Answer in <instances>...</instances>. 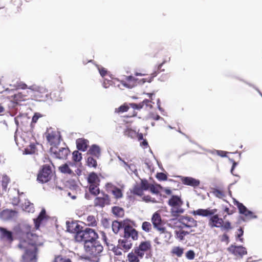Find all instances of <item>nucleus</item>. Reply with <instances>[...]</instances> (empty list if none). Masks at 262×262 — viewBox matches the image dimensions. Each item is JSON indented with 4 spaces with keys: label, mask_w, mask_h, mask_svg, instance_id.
Listing matches in <instances>:
<instances>
[{
    "label": "nucleus",
    "mask_w": 262,
    "mask_h": 262,
    "mask_svg": "<svg viewBox=\"0 0 262 262\" xmlns=\"http://www.w3.org/2000/svg\"><path fill=\"white\" fill-rule=\"evenodd\" d=\"M17 248L24 252L22 262H36L38 247L43 244L42 236L38 235L33 231L22 233L18 238Z\"/></svg>",
    "instance_id": "obj_1"
},
{
    "label": "nucleus",
    "mask_w": 262,
    "mask_h": 262,
    "mask_svg": "<svg viewBox=\"0 0 262 262\" xmlns=\"http://www.w3.org/2000/svg\"><path fill=\"white\" fill-rule=\"evenodd\" d=\"M217 211L216 209H199L194 210L192 213L194 215L202 216H211L208 219V226L210 228H220L222 231L228 232L232 229L231 222L229 221L224 222L223 219L220 217L216 213Z\"/></svg>",
    "instance_id": "obj_2"
},
{
    "label": "nucleus",
    "mask_w": 262,
    "mask_h": 262,
    "mask_svg": "<svg viewBox=\"0 0 262 262\" xmlns=\"http://www.w3.org/2000/svg\"><path fill=\"white\" fill-rule=\"evenodd\" d=\"M84 250L85 253L90 258H96L100 255L103 251V247L97 239L84 244Z\"/></svg>",
    "instance_id": "obj_3"
},
{
    "label": "nucleus",
    "mask_w": 262,
    "mask_h": 262,
    "mask_svg": "<svg viewBox=\"0 0 262 262\" xmlns=\"http://www.w3.org/2000/svg\"><path fill=\"white\" fill-rule=\"evenodd\" d=\"M168 204L171 207V215L176 218H177L179 214L183 213L184 211V209L182 207L183 201L180 196L172 195L168 201Z\"/></svg>",
    "instance_id": "obj_4"
},
{
    "label": "nucleus",
    "mask_w": 262,
    "mask_h": 262,
    "mask_svg": "<svg viewBox=\"0 0 262 262\" xmlns=\"http://www.w3.org/2000/svg\"><path fill=\"white\" fill-rule=\"evenodd\" d=\"M98 235L95 231L91 228H86L82 230L78 234L75 235V239L78 242H84V244L88 242H91L94 239H98Z\"/></svg>",
    "instance_id": "obj_5"
},
{
    "label": "nucleus",
    "mask_w": 262,
    "mask_h": 262,
    "mask_svg": "<svg viewBox=\"0 0 262 262\" xmlns=\"http://www.w3.org/2000/svg\"><path fill=\"white\" fill-rule=\"evenodd\" d=\"M45 135L51 147L58 146L62 140L60 132L52 128L47 130Z\"/></svg>",
    "instance_id": "obj_6"
},
{
    "label": "nucleus",
    "mask_w": 262,
    "mask_h": 262,
    "mask_svg": "<svg viewBox=\"0 0 262 262\" xmlns=\"http://www.w3.org/2000/svg\"><path fill=\"white\" fill-rule=\"evenodd\" d=\"M50 152L51 155L55 158L66 160L70 154V150L67 146L61 147L54 146L50 147Z\"/></svg>",
    "instance_id": "obj_7"
},
{
    "label": "nucleus",
    "mask_w": 262,
    "mask_h": 262,
    "mask_svg": "<svg viewBox=\"0 0 262 262\" xmlns=\"http://www.w3.org/2000/svg\"><path fill=\"white\" fill-rule=\"evenodd\" d=\"M134 249L140 255L142 258L144 256H149L152 252L151 243L149 240L141 242L138 246L134 247Z\"/></svg>",
    "instance_id": "obj_8"
},
{
    "label": "nucleus",
    "mask_w": 262,
    "mask_h": 262,
    "mask_svg": "<svg viewBox=\"0 0 262 262\" xmlns=\"http://www.w3.org/2000/svg\"><path fill=\"white\" fill-rule=\"evenodd\" d=\"M52 177V171L50 165L46 164L42 166L37 174V180L41 183L49 182Z\"/></svg>",
    "instance_id": "obj_9"
},
{
    "label": "nucleus",
    "mask_w": 262,
    "mask_h": 262,
    "mask_svg": "<svg viewBox=\"0 0 262 262\" xmlns=\"http://www.w3.org/2000/svg\"><path fill=\"white\" fill-rule=\"evenodd\" d=\"M124 237L132 241H137L139 237V233L137 230L129 224H126L123 227Z\"/></svg>",
    "instance_id": "obj_10"
},
{
    "label": "nucleus",
    "mask_w": 262,
    "mask_h": 262,
    "mask_svg": "<svg viewBox=\"0 0 262 262\" xmlns=\"http://www.w3.org/2000/svg\"><path fill=\"white\" fill-rule=\"evenodd\" d=\"M228 251L237 258H242L247 254V251L245 247L242 246H235L231 245L228 248Z\"/></svg>",
    "instance_id": "obj_11"
},
{
    "label": "nucleus",
    "mask_w": 262,
    "mask_h": 262,
    "mask_svg": "<svg viewBox=\"0 0 262 262\" xmlns=\"http://www.w3.org/2000/svg\"><path fill=\"white\" fill-rule=\"evenodd\" d=\"M181 224L180 227L182 228H191L196 227L198 225L197 221L193 217L188 216H182L178 219Z\"/></svg>",
    "instance_id": "obj_12"
},
{
    "label": "nucleus",
    "mask_w": 262,
    "mask_h": 262,
    "mask_svg": "<svg viewBox=\"0 0 262 262\" xmlns=\"http://www.w3.org/2000/svg\"><path fill=\"white\" fill-rule=\"evenodd\" d=\"M234 205L237 206L238 209L239 213L240 214L244 215V216L248 219H255L257 216L254 215V213L252 211L248 210L245 206L242 203L239 202L237 201H234Z\"/></svg>",
    "instance_id": "obj_13"
},
{
    "label": "nucleus",
    "mask_w": 262,
    "mask_h": 262,
    "mask_svg": "<svg viewBox=\"0 0 262 262\" xmlns=\"http://www.w3.org/2000/svg\"><path fill=\"white\" fill-rule=\"evenodd\" d=\"M33 96L37 101H45L49 96V92L45 88L39 87L33 92Z\"/></svg>",
    "instance_id": "obj_14"
},
{
    "label": "nucleus",
    "mask_w": 262,
    "mask_h": 262,
    "mask_svg": "<svg viewBox=\"0 0 262 262\" xmlns=\"http://www.w3.org/2000/svg\"><path fill=\"white\" fill-rule=\"evenodd\" d=\"M111 199L110 196L107 194L103 193L102 197H96L94 201V204L95 207H99L103 208L105 205L110 204Z\"/></svg>",
    "instance_id": "obj_15"
},
{
    "label": "nucleus",
    "mask_w": 262,
    "mask_h": 262,
    "mask_svg": "<svg viewBox=\"0 0 262 262\" xmlns=\"http://www.w3.org/2000/svg\"><path fill=\"white\" fill-rule=\"evenodd\" d=\"M0 238L11 244L14 241L13 233L6 228L0 227Z\"/></svg>",
    "instance_id": "obj_16"
},
{
    "label": "nucleus",
    "mask_w": 262,
    "mask_h": 262,
    "mask_svg": "<svg viewBox=\"0 0 262 262\" xmlns=\"http://www.w3.org/2000/svg\"><path fill=\"white\" fill-rule=\"evenodd\" d=\"M158 231L160 232L159 235L158 237H156L155 239V242L157 244H161V242L158 241L159 239H163V242H168V241L171 238V232L167 231L165 227H163V230H159Z\"/></svg>",
    "instance_id": "obj_17"
},
{
    "label": "nucleus",
    "mask_w": 262,
    "mask_h": 262,
    "mask_svg": "<svg viewBox=\"0 0 262 262\" xmlns=\"http://www.w3.org/2000/svg\"><path fill=\"white\" fill-rule=\"evenodd\" d=\"M118 245H119V247L121 248L123 252H126L132 248L133 243L132 240L123 237L122 239H119L118 240Z\"/></svg>",
    "instance_id": "obj_18"
},
{
    "label": "nucleus",
    "mask_w": 262,
    "mask_h": 262,
    "mask_svg": "<svg viewBox=\"0 0 262 262\" xmlns=\"http://www.w3.org/2000/svg\"><path fill=\"white\" fill-rule=\"evenodd\" d=\"M17 212L12 209H5L0 213V217L4 221H8L13 219L16 216Z\"/></svg>",
    "instance_id": "obj_19"
},
{
    "label": "nucleus",
    "mask_w": 262,
    "mask_h": 262,
    "mask_svg": "<svg viewBox=\"0 0 262 262\" xmlns=\"http://www.w3.org/2000/svg\"><path fill=\"white\" fill-rule=\"evenodd\" d=\"M151 222L154 227L157 230H163L162 226V219L160 214L156 212L154 213L151 217Z\"/></svg>",
    "instance_id": "obj_20"
},
{
    "label": "nucleus",
    "mask_w": 262,
    "mask_h": 262,
    "mask_svg": "<svg viewBox=\"0 0 262 262\" xmlns=\"http://www.w3.org/2000/svg\"><path fill=\"white\" fill-rule=\"evenodd\" d=\"M181 181L184 185L193 187L198 186L200 184V182L199 180L190 177H182Z\"/></svg>",
    "instance_id": "obj_21"
},
{
    "label": "nucleus",
    "mask_w": 262,
    "mask_h": 262,
    "mask_svg": "<svg viewBox=\"0 0 262 262\" xmlns=\"http://www.w3.org/2000/svg\"><path fill=\"white\" fill-rule=\"evenodd\" d=\"M102 239L105 243L108 249H110L115 245V243L116 240V238L112 235L106 236L104 232H101Z\"/></svg>",
    "instance_id": "obj_22"
},
{
    "label": "nucleus",
    "mask_w": 262,
    "mask_h": 262,
    "mask_svg": "<svg viewBox=\"0 0 262 262\" xmlns=\"http://www.w3.org/2000/svg\"><path fill=\"white\" fill-rule=\"evenodd\" d=\"M82 228L83 227L77 222H72L67 224V231L75 234H78L79 232H81Z\"/></svg>",
    "instance_id": "obj_23"
},
{
    "label": "nucleus",
    "mask_w": 262,
    "mask_h": 262,
    "mask_svg": "<svg viewBox=\"0 0 262 262\" xmlns=\"http://www.w3.org/2000/svg\"><path fill=\"white\" fill-rule=\"evenodd\" d=\"M141 259H142V257L140 255H139V254L133 249L132 251L127 254L126 261L140 262Z\"/></svg>",
    "instance_id": "obj_24"
},
{
    "label": "nucleus",
    "mask_w": 262,
    "mask_h": 262,
    "mask_svg": "<svg viewBox=\"0 0 262 262\" xmlns=\"http://www.w3.org/2000/svg\"><path fill=\"white\" fill-rule=\"evenodd\" d=\"M170 254L172 256L181 257L184 253V248L180 246H175L171 248Z\"/></svg>",
    "instance_id": "obj_25"
},
{
    "label": "nucleus",
    "mask_w": 262,
    "mask_h": 262,
    "mask_svg": "<svg viewBox=\"0 0 262 262\" xmlns=\"http://www.w3.org/2000/svg\"><path fill=\"white\" fill-rule=\"evenodd\" d=\"M76 146L78 150L85 151L88 146L89 142L88 140L83 138H79L76 140Z\"/></svg>",
    "instance_id": "obj_26"
},
{
    "label": "nucleus",
    "mask_w": 262,
    "mask_h": 262,
    "mask_svg": "<svg viewBox=\"0 0 262 262\" xmlns=\"http://www.w3.org/2000/svg\"><path fill=\"white\" fill-rule=\"evenodd\" d=\"M137 79L132 76H126L122 83L126 87L132 88L136 85Z\"/></svg>",
    "instance_id": "obj_27"
},
{
    "label": "nucleus",
    "mask_w": 262,
    "mask_h": 262,
    "mask_svg": "<svg viewBox=\"0 0 262 262\" xmlns=\"http://www.w3.org/2000/svg\"><path fill=\"white\" fill-rule=\"evenodd\" d=\"M47 219L46 210L42 209L40 212L37 219L34 220L35 227L36 229H38L41 222L44 220Z\"/></svg>",
    "instance_id": "obj_28"
},
{
    "label": "nucleus",
    "mask_w": 262,
    "mask_h": 262,
    "mask_svg": "<svg viewBox=\"0 0 262 262\" xmlns=\"http://www.w3.org/2000/svg\"><path fill=\"white\" fill-rule=\"evenodd\" d=\"M13 102L16 104H18L22 101H25L28 99L27 95L22 93H18L13 95Z\"/></svg>",
    "instance_id": "obj_29"
},
{
    "label": "nucleus",
    "mask_w": 262,
    "mask_h": 262,
    "mask_svg": "<svg viewBox=\"0 0 262 262\" xmlns=\"http://www.w3.org/2000/svg\"><path fill=\"white\" fill-rule=\"evenodd\" d=\"M88 154L99 158L100 155V148L96 145H93L89 149Z\"/></svg>",
    "instance_id": "obj_30"
},
{
    "label": "nucleus",
    "mask_w": 262,
    "mask_h": 262,
    "mask_svg": "<svg viewBox=\"0 0 262 262\" xmlns=\"http://www.w3.org/2000/svg\"><path fill=\"white\" fill-rule=\"evenodd\" d=\"M125 225H126V224L122 222L114 221L113 222L112 225V230L115 234H117L121 229H123V227Z\"/></svg>",
    "instance_id": "obj_31"
},
{
    "label": "nucleus",
    "mask_w": 262,
    "mask_h": 262,
    "mask_svg": "<svg viewBox=\"0 0 262 262\" xmlns=\"http://www.w3.org/2000/svg\"><path fill=\"white\" fill-rule=\"evenodd\" d=\"M88 182L89 184H99L100 179L97 174L94 172H91L89 174L88 178Z\"/></svg>",
    "instance_id": "obj_32"
},
{
    "label": "nucleus",
    "mask_w": 262,
    "mask_h": 262,
    "mask_svg": "<svg viewBox=\"0 0 262 262\" xmlns=\"http://www.w3.org/2000/svg\"><path fill=\"white\" fill-rule=\"evenodd\" d=\"M163 63H161L159 65L158 67V69L157 71H154L151 73L150 77H148L147 78L143 79V82H150L153 80L154 78L157 76L158 74H159L160 72L164 71V69H162V66H163Z\"/></svg>",
    "instance_id": "obj_33"
},
{
    "label": "nucleus",
    "mask_w": 262,
    "mask_h": 262,
    "mask_svg": "<svg viewBox=\"0 0 262 262\" xmlns=\"http://www.w3.org/2000/svg\"><path fill=\"white\" fill-rule=\"evenodd\" d=\"M112 193L117 200L122 198L123 195L122 190L115 186L113 187Z\"/></svg>",
    "instance_id": "obj_34"
},
{
    "label": "nucleus",
    "mask_w": 262,
    "mask_h": 262,
    "mask_svg": "<svg viewBox=\"0 0 262 262\" xmlns=\"http://www.w3.org/2000/svg\"><path fill=\"white\" fill-rule=\"evenodd\" d=\"M85 225L91 227H96L97 222L94 215H89L85 220Z\"/></svg>",
    "instance_id": "obj_35"
},
{
    "label": "nucleus",
    "mask_w": 262,
    "mask_h": 262,
    "mask_svg": "<svg viewBox=\"0 0 262 262\" xmlns=\"http://www.w3.org/2000/svg\"><path fill=\"white\" fill-rule=\"evenodd\" d=\"M131 107H132L134 109V111L133 114L130 115L129 117H134L136 116L137 114V113L135 112V110H140L141 108L144 107V105L143 101L139 103V104H136L134 103H129V104Z\"/></svg>",
    "instance_id": "obj_36"
},
{
    "label": "nucleus",
    "mask_w": 262,
    "mask_h": 262,
    "mask_svg": "<svg viewBox=\"0 0 262 262\" xmlns=\"http://www.w3.org/2000/svg\"><path fill=\"white\" fill-rule=\"evenodd\" d=\"M112 212L114 214L118 217H123L124 215V209L119 206H114L112 208Z\"/></svg>",
    "instance_id": "obj_37"
},
{
    "label": "nucleus",
    "mask_w": 262,
    "mask_h": 262,
    "mask_svg": "<svg viewBox=\"0 0 262 262\" xmlns=\"http://www.w3.org/2000/svg\"><path fill=\"white\" fill-rule=\"evenodd\" d=\"M89 191L94 195H97L100 193V190L98 188L99 184H89Z\"/></svg>",
    "instance_id": "obj_38"
},
{
    "label": "nucleus",
    "mask_w": 262,
    "mask_h": 262,
    "mask_svg": "<svg viewBox=\"0 0 262 262\" xmlns=\"http://www.w3.org/2000/svg\"><path fill=\"white\" fill-rule=\"evenodd\" d=\"M59 170L63 173L71 174L73 173V171L70 169L69 165L67 163L62 164L59 167Z\"/></svg>",
    "instance_id": "obj_39"
},
{
    "label": "nucleus",
    "mask_w": 262,
    "mask_h": 262,
    "mask_svg": "<svg viewBox=\"0 0 262 262\" xmlns=\"http://www.w3.org/2000/svg\"><path fill=\"white\" fill-rule=\"evenodd\" d=\"M124 135L128 137L134 138L136 136L137 132L130 128L127 127L124 130Z\"/></svg>",
    "instance_id": "obj_40"
},
{
    "label": "nucleus",
    "mask_w": 262,
    "mask_h": 262,
    "mask_svg": "<svg viewBox=\"0 0 262 262\" xmlns=\"http://www.w3.org/2000/svg\"><path fill=\"white\" fill-rule=\"evenodd\" d=\"M141 228L145 232H150L152 230V225L150 222L145 221L142 223Z\"/></svg>",
    "instance_id": "obj_41"
},
{
    "label": "nucleus",
    "mask_w": 262,
    "mask_h": 262,
    "mask_svg": "<svg viewBox=\"0 0 262 262\" xmlns=\"http://www.w3.org/2000/svg\"><path fill=\"white\" fill-rule=\"evenodd\" d=\"M36 147L34 144H31L25 149V152L26 154H33L35 153Z\"/></svg>",
    "instance_id": "obj_42"
},
{
    "label": "nucleus",
    "mask_w": 262,
    "mask_h": 262,
    "mask_svg": "<svg viewBox=\"0 0 262 262\" xmlns=\"http://www.w3.org/2000/svg\"><path fill=\"white\" fill-rule=\"evenodd\" d=\"M131 192L134 194L142 196L143 194V190L140 186L136 185L134 186Z\"/></svg>",
    "instance_id": "obj_43"
},
{
    "label": "nucleus",
    "mask_w": 262,
    "mask_h": 262,
    "mask_svg": "<svg viewBox=\"0 0 262 262\" xmlns=\"http://www.w3.org/2000/svg\"><path fill=\"white\" fill-rule=\"evenodd\" d=\"M72 159L74 162H80L82 159V155L78 150H75L72 154Z\"/></svg>",
    "instance_id": "obj_44"
},
{
    "label": "nucleus",
    "mask_w": 262,
    "mask_h": 262,
    "mask_svg": "<svg viewBox=\"0 0 262 262\" xmlns=\"http://www.w3.org/2000/svg\"><path fill=\"white\" fill-rule=\"evenodd\" d=\"M87 164L89 167L96 168L97 166L96 160L92 157H89L87 159Z\"/></svg>",
    "instance_id": "obj_45"
},
{
    "label": "nucleus",
    "mask_w": 262,
    "mask_h": 262,
    "mask_svg": "<svg viewBox=\"0 0 262 262\" xmlns=\"http://www.w3.org/2000/svg\"><path fill=\"white\" fill-rule=\"evenodd\" d=\"M109 250L112 251L115 255L120 256L122 254V250L121 248L119 247L118 245L116 246L115 245Z\"/></svg>",
    "instance_id": "obj_46"
},
{
    "label": "nucleus",
    "mask_w": 262,
    "mask_h": 262,
    "mask_svg": "<svg viewBox=\"0 0 262 262\" xmlns=\"http://www.w3.org/2000/svg\"><path fill=\"white\" fill-rule=\"evenodd\" d=\"M188 234V232L184 231H179L176 232V237L180 241L184 240V237L185 235Z\"/></svg>",
    "instance_id": "obj_47"
},
{
    "label": "nucleus",
    "mask_w": 262,
    "mask_h": 262,
    "mask_svg": "<svg viewBox=\"0 0 262 262\" xmlns=\"http://www.w3.org/2000/svg\"><path fill=\"white\" fill-rule=\"evenodd\" d=\"M185 256L187 259L191 260L195 258V254L193 250H189L185 253Z\"/></svg>",
    "instance_id": "obj_48"
},
{
    "label": "nucleus",
    "mask_w": 262,
    "mask_h": 262,
    "mask_svg": "<svg viewBox=\"0 0 262 262\" xmlns=\"http://www.w3.org/2000/svg\"><path fill=\"white\" fill-rule=\"evenodd\" d=\"M129 108V106L125 104L121 105L118 108H116L115 112L117 113H124L127 112Z\"/></svg>",
    "instance_id": "obj_49"
},
{
    "label": "nucleus",
    "mask_w": 262,
    "mask_h": 262,
    "mask_svg": "<svg viewBox=\"0 0 262 262\" xmlns=\"http://www.w3.org/2000/svg\"><path fill=\"white\" fill-rule=\"evenodd\" d=\"M159 188H161L160 185L155 186L153 184H151L148 189H149L152 193L158 194L159 193Z\"/></svg>",
    "instance_id": "obj_50"
},
{
    "label": "nucleus",
    "mask_w": 262,
    "mask_h": 262,
    "mask_svg": "<svg viewBox=\"0 0 262 262\" xmlns=\"http://www.w3.org/2000/svg\"><path fill=\"white\" fill-rule=\"evenodd\" d=\"M213 193L215 196L220 199L225 196V193L223 191L217 189H214L213 191Z\"/></svg>",
    "instance_id": "obj_51"
},
{
    "label": "nucleus",
    "mask_w": 262,
    "mask_h": 262,
    "mask_svg": "<svg viewBox=\"0 0 262 262\" xmlns=\"http://www.w3.org/2000/svg\"><path fill=\"white\" fill-rule=\"evenodd\" d=\"M53 262H71V260L69 258L58 255L55 258Z\"/></svg>",
    "instance_id": "obj_52"
},
{
    "label": "nucleus",
    "mask_w": 262,
    "mask_h": 262,
    "mask_svg": "<svg viewBox=\"0 0 262 262\" xmlns=\"http://www.w3.org/2000/svg\"><path fill=\"white\" fill-rule=\"evenodd\" d=\"M244 234V230L242 227H240L239 229L237 230V234H236V238L239 239V241L241 243L244 242V238L242 237V236Z\"/></svg>",
    "instance_id": "obj_53"
},
{
    "label": "nucleus",
    "mask_w": 262,
    "mask_h": 262,
    "mask_svg": "<svg viewBox=\"0 0 262 262\" xmlns=\"http://www.w3.org/2000/svg\"><path fill=\"white\" fill-rule=\"evenodd\" d=\"M151 184H149L147 180H142L141 183V187L143 190H147L149 189Z\"/></svg>",
    "instance_id": "obj_54"
},
{
    "label": "nucleus",
    "mask_w": 262,
    "mask_h": 262,
    "mask_svg": "<svg viewBox=\"0 0 262 262\" xmlns=\"http://www.w3.org/2000/svg\"><path fill=\"white\" fill-rule=\"evenodd\" d=\"M220 240L222 242H226L228 244L229 242V237L227 233H224L219 236Z\"/></svg>",
    "instance_id": "obj_55"
},
{
    "label": "nucleus",
    "mask_w": 262,
    "mask_h": 262,
    "mask_svg": "<svg viewBox=\"0 0 262 262\" xmlns=\"http://www.w3.org/2000/svg\"><path fill=\"white\" fill-rule=\"evenodd\" d=\"M157 178L160 181H165L167 179V177L166 174L163 172H159L157 174Z\"/></svg>",
    "instance_id": "obj_56"
},
{
    "label": "nucleus",
    "mask_w": 262,
    "mask_h": 262,
    "mask_svg": "<svg viewBox=\"0 0 262 262\" xmlns=\"http://www.w3.org/2000/svg\"><path fill=\"white\" fill-rule=\"evenodd\" d=\"M151 101L148 99H145L143 101L144 107L145 106V108H151L152 106L151 104Z\"/></svg>",
    "instance_id": "obj_57"
},
{
    "label": "nucleus",
    "mask_w": 262,
    "mask_h": 262,
    "mask_svg": "<svg viewBox=\"0 0 262 262\" xmlns=\"http://www.w3.org/2000/svg\"><path fill=\"white\" fill-rule=\"evenodd\" d=\"M99 72L100 73V74L102 77H104L106 76L107 74V71L106 69L104 68L101 67L98 68Z\"/></svg>",
    "instance_id": "obj_58"
},
{
    "label": "nucleus",
    "mask_w": 262,
    "mask_h": 262,
    "mask_svg": "<svg viewBox=\"0 0 262 262\" xmlns=\"http://www.w3.org/2000/svg\"><path fill=\"white\" fill-rule=\"evenodd\" d=\"M41 117V115L39 113H35L32 117V123H35L37 122L38 119Z\"/></svg>",
    "instance_id": "obj_59"
},
{
    "label": "nucleus",
    "mask_w": 262,
    "mask_h": 262,
    "mask_svg": "<svg viewBox=\"0 0 262 262\" xmlns=\"http://www.w3.org/2000/svg\"><path fill=\"white\" fill-rule=\"evenodd\" d=\"M8 183V181L7 180V178H3L2 182V185L3 187H4V189H6L7 186V184Z\"/></svg>",
    "instance_id": "obj_60"
},
{
    "label": "nucleus",
    "mask_w": 262,
    "mask_h": 262,
    "mask_svg": "<svg viewBox=\"0 0 262 262\" xmlns=\"http://www.w3.org/2000/svg\"><path fill=\"white\" fill-rule=\"evenodd\" d=\"M217 153L218 155L222 157H226L227 154V152L226 151L223 150H217Z\"/></svg>",
    "instance_id": "obj_61"
},
{
    "label": "nucleus",
    "mask_w": 262,
    "mask_h": 262,
    "mask_svg": "<svg viewBox=\"0 0 262 262\" xmlns=\"http://www.w3.org/2000/svg\"><path fill=\"white\" fill-rule=\"evenodd\" d=\"M141 146L144 148H146L148 146V142L146 140H144L142 142L140 143Z\"/></svg>",
    "instance_id": "obj_62"
},
{
    "label": "nucleus",
    "mask_w": 262,
    "mask_h": 262,
    "mask_svg": "<svg viewBox=\"0 0 262 262\" xmlns=\"http://www.w3.org/2000/svg\"><path fill=\"white\" fill-rule=\"evenodd\" d=\"M164 192L168 195H170L172 193V191L170 189L168 188H164Z\"/></svg>",
    "instance_id": "obj_63"
},
{
    "label": "nucleus",
    "mask_w": 262,
    "mask_h": 262,
    "mask_svg": "<svg viewBox=\"0 0 262 262\" xmlns=\"http://www.w3.org/2000/svg\"><path fill=\"white\" fill-rule=\"evenodd\" d=\"M236 165H237L236 162H235V161H233V164H232V168H231V172L232 174H233V170H234V169L235 168V167H236Z\"/></svg>",
    "instance_id": "obj_64"
}]
</instances>
